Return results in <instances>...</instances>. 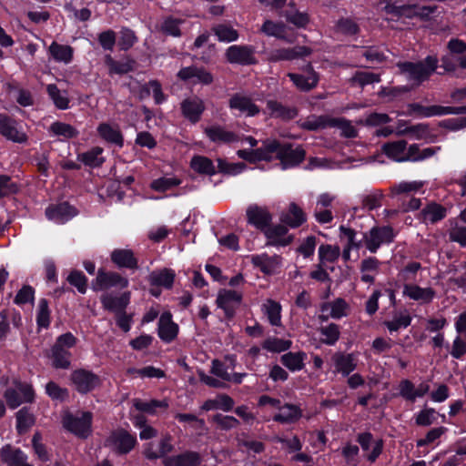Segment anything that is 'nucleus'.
<instances>
[{"label":"nucleus","mask_w":466,"mask_h":466,"mask_svg":"<svg viewBox=\"0 0 466 466\" xmlns=\"http://www.w3.org/2000/svg\"><path fill=\"white\" fill-rule=\"evenodd\" d=\"M282 221L291 228H298L306 221V214L296 203H290Z\"/></svg>","instance_id":"obj_44"},{"label":"nucleus","mask_w":466,"mask_h":466,"mask_svg":"<svg viewBox=\"0 0 466 466\" xmlns=\"http://www.w3.org/2000/svg\"><path fill=\"white\" fill-rule=\"evenodd\" d=\"M225 56L231 64L248 66L257 63L255 48L250 46H231L226 50Z\"/></svg>","instance_id":"obj_13"},{"label":"nucleus","mask_w":466,"mask_h":466,"mask_svg":"<svg viewBox=\"0 0 466 466\" xmlns=\"http://www.w3.org/2000/svg\"><path fill=\"white\" fill-rule=\"evenodd\" d=\"M48 51L52 57L57 62L69 64L73 59V48L70 46L53 42Z\"/></svg>","instance_id":"obj_47"},{"label":"nucleus","mask_w":466,"mask_h":466,"mask_svg":"<svg viewBox=\"0 0 466 466\" xmlns=\"http://www.w3.org/2000/svg\"><path fill=\"white\" fill-rule=\"evenodd\" d=\"M111 261L118 268L137 269L138 268L137 258L134 252L128 248H116L111 252Z\"/></svg>","instance_id":"obj_28"},{"label":"nucleus","mask_w":466,"mask_h":466,"mask_svg":"<svg viewBox=\"0 0 466 466\" xmlns=\"http://www.w3.org/2000/svg\"><path fill=\"white\" fill-rule=\"evenodd\" d=\"M306 354L304 352H288L280 358L281 363L290 371H298L304 368V360Z\"/></svg>","instance_id":"obj_49"},{"label":"nucleus","mask_w":466,"mask_h":466,"mask_svg":"<svg viewBox=\"0 0 466 466\" xmlns=\"http://www.w3.org/2000/svg\"><path fill=\"white\" fill-rule=\"evenodd\" d=\"M380 80V76L377 74L367 71H359L350 78V83L351 85L364 86L366 85L378 83Z\"/></svg>","instance_id":"obj_62"},{"label":"nucleus","mask_w":466,"mask_h":466,"mask_svg":"<svg viewBox=\"0 0 466 466\" xmlns=\"http://www.w3.org/2000/svg\"><path fill=\"white\" fill-rule=\"evenodd\" d=\"M175 272L170 268L154 270L148 276V281L152 286L170 289L174 283Z\"/></svg>","instance_id":"obj_42"},{"label":"nucleus","mask_w":466,"mask_h":466,"mask_svg":"<svg viewBox=\"0 0 466 466\" xmlns=\"http://www.w3.org/2000/svg\"><path fill=\"white\" fill-rule=\"evenodd\" d=\"M251 263L254 267L258 268L261 272L267 275L275 274L281 264V258L274 255L269 256L266 253L253 255Z\"/></svg>","instance_id":"obj_21"},{"label":"nucleus","mask_w":466,"mask_h":466,"mask_svg":"<svg viewBox=\"0 0 466 466\" xmlns=\"http://www.w3.org/2000/svg\"><path fill=\"white\" fill-rule=\"evenodd\" d=\"M35 420L33 414L26 408H23L16 413V429L19 433L27 431L34 424Z\"/></svg>","instance_id":"obj_59"},{"label":"nucleus","mask_w":466,"mask_h":466,"mask_svg":"<svg viewBox=\"0 0 466 466\" xmlns=\"http://www.w3.org/2000/svg\"><path fill=\"white\" fill-rule=\"evenodd\" d=\"M46 91L57 108L66 109L68 107L69 99L66 92L60 91L54 84L48 85Z\"/></svg>","instance_id":"obj_56"},{"label":"nucleus","mask_w":466,"mask_h":466,"mask_svg":"<svg viewBox=\"0 0 466 466\" xmlns=\"http://www.w3.org/2000/svg\"><path fill=\"white\" fill-rule=\"evenodd\" d=\"M36 323L41 328H47L50 325V310L48 302L46 299H39L36 313Z\"/></svg>","instance_id":"obj_63"},{"label":"nucleus","mask_w":466,"mask_h":466,"mask_svg":"<svg viewBox=\"0 0 466 466\" xmlns=\"http://www.w3.org/2000/svg\"><path fill=\"white\" fill-rule=\"evenodd\" d=\"M394 238V230L390 226L373 227L363 237L365 246L371 253L377 252L382 245L391 243Z\"/></svg>","instance_id":"obj_5"},{"label":"nucleus","mask_w":466,"mask_h":466,"mask_svg":"<svg viewBox=\"0 0 466 466\" xmlns=\"http://www.w3.org/2000/svg\"><path fill=\"white\" fill-rule=\"evenodd\" d=\"M330 117L328 116H309L306 119L298 121V126L305 130L317 131L329 127Z\"/></svg>","instance_id":"obj_45"},{"label":"nucleus","mask_w":466,"mask_h":466,"mask_svg":"<svg viewBox=\"0 0 466 466\" xmlns=\"http://www.w3.org/2000/svg\"><path fill=\"white\" fill-rule=\"evenodd\" d=\"M440 147H425L420 149L417 144H412L407 148L405 140L390 142L382 147L383 153L390 158L398 162L422 161L431 157Z\"/></svg>","instance_id":"obj_1"},{"label":"nucleus","mask_w":466,"mask_h":466,"mask_svg":"<svg viewBox=\"0 0 466 466\" xmlns=\"http://www.w3.org/2000/svg\"><path fill=\"white\" fill-rule=\"evenodd\" d=\"M76 210L67 203L51 205L46 209V215L49 220L57 224H63L76 215Z\"/></svg>","instance_id":"obj_23"},{"label":"nucleus","mask_w":466,"mask_h":466,"mask_svg":"<svg viewBox=\"0 0 466 466\" xmlns=\"http://www.w3.org/2000/svg\"><path fill=\"white\" fill-rule=\"evenodd\" d=\"M447 215V209L436 202L428 203L419 213L418 219L424 224H435Z\"/></svg>","instance_id":"obj_22"},{"label":"nucleus","mask_w":466,"mask_h":466,"mask_svg":"<svg viewBox=\"0 0 466 466\" xmlns=\"http://www.w3.org/2000/svg\"><path fill=\"white\" fill-rule=\"evenodd\" d=\"M290 346V340L282 339L275 337L268 338L262 343V348L270 352H282L289 350Z\"/></svg>","instance_id":"obj_57"},{"label":"nucleus","mask_w":466,"mask_h":466,"mask_svg":"<svg viewBox=\"0 0 466 466\" xmlns=\"http://www.w3.org/2000/svg\"><path fill=\"white\" fill-rule=\"evenodd\" d=\"M350 309L349 303L345 299L338 298L333 301L325 302L321 305L320 310L322 314L319 316V319L321 320H328L329 318L339 319L348 316Z\"/></svg>","instance_id":"obj_16"},{"label":"nucleus","mask_w":466,"mask_h":466,"mask_svg":"<svg viewBox=\"0 0 466 466\" xmlns=\"http://www.w3.org/2000/svg\"><path fill=\"white\" fill-rule=\"evenodd\" d=\"M133 405L137 410L153 415L158 408L167 409L168 407V401L167 400H143L141 399H135L133 400Z\"/></svg>","instance_id":"obj_50"},{"label":"nucleus","mask_w":466,"mask_h":466,"mask_svg":"<svg viewBox=\"0 0 466 466\" xmlns=\"http://www.w3.org/2000/svg\"><path fill=\"white\" fill-rule=\"evenodd\" d=\"M137 438L125 430L113 431L106 441V445L119 454L129 452L136 445Z\"/></svg>","instance_id":"obj_10"},{"label":"nucleus","mask_w":466,"mask_h":466,"mask_svg":"<svg viewBox=\"0 0 466 466\" xmlns=\"http://www.w3.org/2000/svg\"><path fill=\"white\" fill-rule=\"evenodd\" d=\"M435 6H427L420 5H400L387 3L384 6V11L387 15H390V19L400 18H420L426 20L435 11Z\"/></svg>","instance_id":"obj_3"},{"label":"nucleus","mask_w":466,"mask_h":466,"mask_svg":"<svg viewBox=\"0 0 466 466\" xmlns=\"http://www.w3.org/2000/svg\"><path fill=\"white\" fill-rule=\"evenodd\" d=\"M286 26L283 23L273 22L266 20L261 26V32L268 36H275L278 38H284Z\"/></svg>","instance_id":"obj_60"},{"label":"nucleus","mask_w":466,"mask_h":466,"mask_svg":"<svg viewBox=\"0 0 466 466\" xmlns=\"http://www.w3.org/2000/svg\"><path fill=\"white\" fill-rule=\"evenodd\" d=\"M205 134L212 142L215 143L228 144L238 140V137L235 133L228 131L219 126L206 127Z\"/></svg>","instance_id":"obj_39"},{"label":"nucleus","mask_w":466,"mask_h":466,"mask_svg":"<svg viewBox=\"0 0 466 466\" xmlns=\"http://www.w3.org/2000/svg\"><path fill=\"white\" fill-rule=\"evenodd\" d=\"M403 73L418 83L427 79L437 67V59L433 56H427L424 62L411 63L407 62L399 65Z\"/></svg>","instance_id":"obj_6"},{"label":"nucleus","mask_w":466,"mask_h":466,"mask_svg":"<svg viewBox=\"0 0 466 466\" xmlns=\"http://www.w3.org/2000/svg\"><path fill=\"white\" fill-rule=\"evenodd\" d=\"M0 134L16 143L25 142L27 138L25 133L18 128L16 121L5 114H0Z\"/></svg>","instance_id":"obj_18"},{"label":"nucleus","mask_w":466,"mask_h":466,"mask_svg":"<svg viewBox=\"0 0 466 466\" xmlns=\"http://www.w3.org/2000/svg\"><path fill=\"white\" fill-rule=\"evenodd\" d=\"M302 417V410L294 404L280 405L279 413L274 415L273 420L280 423H295Z\"/></svg>","instance_id":"obj_36"},{"label":"nucleus","mask_w":466,"mask_h":466,"mask_svg":"<svg viewBox=\"0 0 466 466\" xmlns=\"http://www.w3.org/2000/svg\"><path fill=\"white\" fill-rule=\"evenodd\" d=\"M105 64L108 67V74L125 75L134 70L135 60L126 57L121 61L115 60L110 55L105 56Z\"/></svg>","instance_id":"obj_33"},{"label":"nucleus","mask_w":466,"mask_h":466,"mask_svg":"<svg viewBox=\"0 0 466 466\" xmlns=\"http://www.w3.org/2000/svg\"><path fill=\"white\" fill-rule=\"evenodd\" d=\"M335 371L343 376L350 375L357 367L356 360L352 354L336 353L332 357Z\"/></svg>","instance_id":"obj_37"},{"label":"nucleus","mask_w":466,"mask_h":466,"mask_svg":"<svg viewBox=\"0 0 466 466\" xmlns=\"http://www.w3.org/2000/svg\"><path fill=\"white\" fill-rule=\"evenodd\" d=\"M181 180L176 177H162L151 182L150 187L157 192H166L181 184Z\"/></svg>","instance_id":"obj_55"},{"label":"nucleus","mask_w":466,"mask_h":466,"mask_svg":"<svg viewBox=\"0 0 466 466\" xmlns=\"http://www.w3.org/2000/svg\"><path fill=\"white\" fill-rule=\"evenodd\" d=\"M242 293L238 290L223 289L218 293L216 303L224 310L227 317L231 318L242 301Z\"/></svg>","instance_id":"obj_12"},{"label":"nucleus","mask_w":466,"mask_h":466,"mask_svg":"<svg viewBox=\"0 0 466 466\" xmlns=\"http://www.w3.org/2000/svg\"><path fill=\"white\" fill-rule=\"evenodd\" d=\"M319 332L321 335V341L330 346L334 345L340 336L339 326L335 323L320 327Z\"/></svg>","instance_id":"obj_54"},{"label":"nucleus","mask_w":466,"mask_h":466,"mask_svg":"<svg viewBox=\"0 0 466 466\" xmlns=\"http://www.w3.org/2000/svg\"><path fill=\"white\" fill-rule=\"evenodd\" d=\"M129 281L127 278L115 271H105L99 268L96 278L93 281L95 291L106 290L113 288L124 289L128 287Z\"/></svg>","instance_id":"obj_9"},{"label":"nucleus","mask_w":466,"mask_h":466,"mask_svg":"<svg viewBox=\"0 0 466 466\" xmlns=\"http://www.w3.org/2000/svg\"><path fill=\"white\" fill-rule=\"evenodd\" d=\"M0 457L7 466H33L27 462L28 458L24 451L10 445H5L1 449Z\"/></svg>","instance_id":"obj_24"},{"label":"nucleus","mask_w":466,"mask_h":466,"mask_svg":"<svg viewBox=\"0 0 466 466\" xmlns=\"http://www.w3.org/2000/svg\"><path fill=\"white\" fill-rule=\"evenodd\" d=\"M177 77L183 81L202 85H210L214 81V76L209 71L196 66L181 68L177 73Z\"/></svg>","instance_id":"obj_14"},{"label":"nucleus","mask_w":466,"mask_h":466,"mask_svg":"<svg viewBox=\"0 0 466 466\" xmlns=\"http://www.w3.org/2000/svg\"><path fill=\"white\" fill-rule=\"evenodd\" d=\"M265 235L268 238L267 245L269 246H287L289 245L292 238L288 235V229L283 225H276L268 228L265 231Z\"/></svg>","instance_id":"obj_31"},{"label":"nucleus","mask_w":466,"mask_h":466,"mask_svg":"<svg viewBox=\"0 0 466 466\" xmlns=\"http://www.w3.org/2000/svg\"><path fill=\"white\" fill-rule=\"evenodd\" d=\"M267 108L271 117L282 120H290L297 116L298 110L295 107L286 106L277 100H268Z\"/></svg>","instance_id":"obj_35"},{"label":"nucleus","mask_w":466,"mask_h":466,"mask_svg":"<svg viewBox=\"0 0 466 466\" xmlns=\"http://www.w3.org/2000/svg\"><path fill=\"white\" fill-rule=\"evenodd\" d=\"M238 157L247 160L251 163H255L258 161H270V156L268 155V140L263 142V145L261 147L257 149H240L237 152Z\"/></svg>","instance_id":"obj_43"},{"label":"nucleus","mask_w":466,"mask_h":466,"mask_svg":"<svg viewBox=\"0 0 466 466\" xmlns=\"http://www.w3.org/2000/svg\"><path fill=\"white\" fill-rule=\"evenodd\" d=\"M228 106L245 116H255L260 112L252 98L241 93H236L229 98Z\"/></svg>","instance_id":"obj_15"},{"label":"nucleus","mask_w":466,"mask_h":466,"mask_svg":"<svg viewBox=\"0 0 466 466\" xmlns=\"http://www.w3.org/2000/svg\"><path fill=\"white\" fill-rule=\"evenodd\" d=\"M163 464L164 466H199L201 457L196 451H185L176 456L166 457Z\"/></svg>","instance_id":"obj_29"},{"label":"nucleus","mask_w":466,"mask_h":466,"mask_svg":"<svg viewBox=\"0 0 466 466\" xmlns=\"http://www.w3.org/2000/svg\"><path fill=\"white\" fill-rule=\"evenodd\" d=\"M268 151L271 157L270 161L274 159L280 160L284 167H289L299 165L305 157V151L301 147L292 148L289 144H280L277 140L268 139Z\"/></svg>","instance_id":"obj_2"},{"label":"nucleus","mask_w":466,"mask_h":466,"mask_svg":"<svg viewBox=\"0 0 466 466\" xmlns=\"http://www.w3.org/2000/svg\"><path fill=\"white\" fill-rule=\"evenodd\" d=\"M423 187L421 181H402L390 187V197L397 201H404L410 194L419 191Z\"/></svg>","instance_id":"obj_30"},{"label":"nucleus","mask_w":466,"mask_h":466,"mask_svg":"<svg viewBox=\"0 0 466 466\" xmlns=\"http://www.w3.org/2000/svg\"><path fill=\"white\" fill-rule=\"evenodd\" d=\"M288 76L300 91H309L319 83V75L310 66H308L304 74L289 73Z\"/></svg>","instance_id":"obj_20"},{"label":"nucleus","mask_w":466,"mask_h":466,"mask_svg":"<svg viewBox=\"0 0 466 466\" xmlns=\"http://www.w3.org/2000/svg\"><path fill=\"white\" fill-rule=\"evenodd\" d=\"M92 414L83 411L76 415L66 414L63 418L64 427L80 438H86L91 432Z\"/></svg>","instance_id":"obj_8"},{"label":"nucleus","mask_w":466,"mask_h":466,"mask_svg":"<svg viewBox=\"0 0 466 466\" xmlns=\"http://www.w3.org/2000/svg\"><path fill=\"white\" fill-rule=\"evenodd\" d=\"M406 114L409 116H416L420 118L446 115H462L466 114V106H443L439 105L422 106L419 103H411L408 105Z\"/></svg>","instance_id":"obj_4"},{"label":"nucleus","mask_w":466,"mask_h":466,"mask_svg":"<svg viewBox=\"0 0 466 466\" xmlns=\"http://www.w3.org/2000/svg\"><path fill=\"white\" fill-rule=\"evenodd\" d=\"M234 400L230 396L221 393L218 394L214 399L207 400L201 408L206 411L212 410L229 411L234 407Z\"/></svg>","instance_id":"obj_41"},{"label":"nucleus","mask_w":466,"mask_h":466,"mask_svg":"<svg viewBox=\"0 0 466 466\" xmlns=\"http://www.w3.org/2000/svg\"><path fill=\"white\" fill-rule=\"evenodd\" d=\"M340 255V248L339 246L329 244H322L319 248V259L320 264L326 265L327 263L335 262Z\"/></svg>","instance_id":"obj_53"},{"label":"nucleus","mask_w":466,"mask_h":466,"mask_svg":"<svg viewBox=\"0 0 466 466\" xmlns=\"http://www.w3.org/2000/svg\"><path fill=\"white\" fill-rule=\"evenodd\" d=\"M358 442L363 451H367L371 449L370 453L367 455L370 461L373 462L382 451L383 443L381 440L373 441L370 432H364L358 436Z\"/></svg>","instance_id":"obj_32"},{"label":"nucleus","mask_w":466,"mask_h":466,"mask_svg":"<svg viewBox=\"0 0 466 466\" xmlns=\"http://www.w3.org/2000/svg\"><path fill=\"white\" fill-rule=\"evenodd\" d=\"M311 50L306 46H295L293 48H281L270 54V61L292 60L298 57L309 56Z\"/></svg>","instance_id":"obj_34"},{"label":"nucleus","mask_w":466,"mask_h":466,"mask_svg":"<svg viewBox=\"0 0 466 466\" xmlns=\"http://www.w3.org/2000/svg\"><path fill=\"white\" fill-rule=\"evenodd\" d=\"M181 110L186 118L192 123H197L205 110V105L201 98L192 96L181 103Z\"/></svg>","instance_id":"obj_26"},{"label":"nucleus","mask_w":466,"mask_h":466,"mask_svg":"<svg viewBox=\"0 0 466 466\" xmlns=\"http://www.w3.org/2000/svg\"><path fill=\"white\" fill-rule=\"evenodd\" d=\"M190 167L198 173L212 176L216 173L213 162L203 156H195L190 161Z\"/></svg>","instance_id":"obj_51"},{"label":"nucleus","mask_w":466,"mask_h":466,"mask_svg":"<svg viewBox=\"0 0 466 466\" xmlns=\"http://www.w3.org/2000/svg\"><path fill=\"white\" fill-rule=\"evenodd\" d=\"M4 397L9 408L15 409L25 402H32L35 393L30 384L15 381L14 386L5 390Z\"/></svg>","instance_id":"obj_7"},{"label":"nucleus","mask_w":466,"mask_h":466,"mask_svg":"<svg viewBox=\"0 0 466 466\" xmlns=\"http://www.w3.org/2000/svg\"><path fill=\"white\" fill-rule=\"evenodd\" d=\"M97 133L106 142L116 144L119 147L123 146V136L117 125L101 123L97 127Z\"/></svg>","instance_id":"obj_40"},{"label":"nucleus","mask_w":466,"mask_h":466,"mask_svg":"<svg viewBox=\"0 0 466 466\" xmlns=\"http://www.w3.org/2000/svg\"><path fill=\"white\" fill-rule=\"evenodd\" d=\"M48 131L54 137H62L63 139L75 138L79 135L78 130L70 124L56 121L52 123Z\"/></svg>","instance_id":"obj_46"},{"label":"nucleus","mask_w":466,"mask_h":466,"mask_svg":"<svg viewBox=\"0 0 466 466\" xmlns=\"http://www.w3.org/2000/svg\"><path fill=\"white\" fill-rule=\"evenodd\" d=\"M71 381L80 393H87L100 384L99 377L92 371L79 369L71 373Z\"/></svg>","instance_id":"obj_11"},{"label":"nucleus","mask_w":466,"mask_h":466,"mask_svg":"<svg viewBox=\"0 0 466 466\" xmlns=\"http://www.w3.org/2000/svg\"><path fill=\"white\" fill-rule=\"evenodd\" d=\"M178 329V325L172 320L170 312L161 314L157 327V334L161 340L167 343L173 341L177 336Z\"/></svg>","instance_id":"obj_19"},{"label":"nucleus","mask_w":466,"mask_h":466,"mask_svg":"<svg viewBox=\"0 0 466 466\" xmlns=\"http://www.w3.org/2000/svg\"><path fill=\"white\" fill-rule=\"evenodd\" d=\"M329 127H338L345 137H357L356 128L351 125L350 121L343 117H330Z\"/></svg>","instance_id":"obj_58"},{"label":"nucleus","mask_w":466,"mask_h":466,"mask_svg":"<svg viewBox=\"0 0 466 466\" xmlns=\"http://www.w3.org/2000/svg\"><path fill=\"white\" fill-rule=\"evenodd\" d=\"M102 147H95L86 152L78 154L77 159L83 162L86 166L97 167H100L105 161V158L102 157Z\"/></svg>","instance_id":"obj_48"},{"label":"nucleus","mask_w":466,"mask_h":466,"mask_svg":"<svg viewBox=\"0 0 466 466\" xmlns=\"http://www.w3.org/2000/svg\"><path fill=\"white\" fill-rule=\"evenodd\" d=\"M213 31L222 42H233L238 37L237 30L228 25H218L213 28Z\"/></svg>","instance_id":"obj_61"},{"label":"nucleus","mask_w":466,"mask_h":466,"mask_svg":"<svg viewBox=\"0 0 466 466\" xmlns=\"http://www.w3.org/2000/svg\"><path fill=\"white\" fill-rule=\"evenodd\" d=\"M67 281L70 285L76 288L77 291L85 294L87 289V279L79 270H73L67 277Z\"/></svg>","instance_id":"obj_64"},{"label":"nucleus","mask_w":466,"mask_h":466,"mask_svg":"<svg viewBox=\"0 0 466 466\" xmlns=\"http://www.w3.org/2000/svg\"><path fill=\"white\" fill-rule=\"evenodd\" d=\"M130 292L125 291L120 296L104 294L101 297V303L105 309L115 312L116 314L125 311L130 302Z\"/></svg>","instance_id":"obj_25"},{"label":"nucleus","mask_w":466,"mask_h":466,"mask_svg":"<svg viewBox=\"0 0 466 466\" xmlns=\"http://www.w3.org/2000/svg\"><path fill=\"white\" fill-rule=\"evenodd\" d=\"M402 295L420 304H429L435 298L436 292L431 287L422 288L414 283H406L403 285Z\"/></svg>","instance_id":"obj_17"},{"label":"nucleus","mask_w":466,"mask_h":466,"mask_svg":"<svg viewBox=\"0 0 466 466\" xmlns=\"http://www.w3.org/2000/svg\"><path fill=\"white\" fill-rule=\"evenodd\" d=\"M53 366L56 369H67L70 366L71 353L68 350L54 345L51 350Z\"/></svg>","instance_id":"obj_52"},{"label":"nucleus","mask_w":466,"mask_h":466,"mask_svg":"<svg viewBox=\"0 0 466 466\" xmlns=\"http://www.w3.org/2000/svg\"><path fill=\"white\" fill-rule=\"evenodd\" d=\"M248 222L258 229H265L271 220V216L266 208L251 205L246 211Z\"/></svg>","instance_id":"obj_27"},{"label":"nucleus","mask_w":466,"mask_h":466,"mask_svg":"<svg viewBox=\"0 0 466 466\" xmlns=\"http://www.w3.org/2000/svg\"><path fill=\"white\" fill-rule=\"evenodd\" d=\"M281 305L271 299H266L261 305V311L272 326H281Z\"/></svg>","instance_id":"obj_38"}]
</instances>
